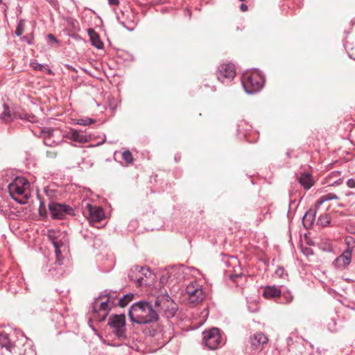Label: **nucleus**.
<instances>
[{
    "label": "nucleus",
    "mask_w": 355,
    "mask_h": 355,
    "mask_svg": "<svg viewBox=\"0 0 355 355\" xmlns=\"http://www.w3.org/2000/svg\"><path fill=\"white\" fill-rule=\"evenodd\" d=\"M108 324L112 329V332L119 338H126L125 315H114L110 317Z\"/></svg>",
    "instance_id": "8"
},
{
    "label": "nucleus",
    "mask_w": 355,
    "mask_h": 355,
    "mask_svg": "<svg viewBox=\"0 0 355 355\" xmlns=\"http://www.w3.org/2000/svg\"><path fill=\"white\" fill-rule=\"evenodd\" d=\"M94 311L98 313L99 321H103L105 319L107 315L109 308L108 304L106 302H101L99 305L96 304L94 306Z\"/></svg>",
    "instance_id": "15"
},
{
    "label": "nucleus",
    "mask_w": 355,
    "mask_h": 355,
    "mask_svg": "<svg viewBox=\"0 0 355 355\" xmlns=\"http://www.w3.org/2000/svg\"><path fill=\"white\" fill-rule=\"evenodd\" d=\"M44 70H45L46 71V73H48L49 74H51L52 73V71L49 69H47V68H45L44 69Z\"/></svg>",
    "instance_id": "38"
},
{
    "label": "nucleus",
    "mask_w": 355,
    "mask_h": 355,
    "mask_svg": "<svg viewBox=\"0 0 355 355\" xmlns=\"http://www.w3.org/2000/svg\"><path fill=\"white\" fill-rule=\"evenodd\" d=\"M49 207L52 218L55 219H62L67 214H72L73 211L70 207L56 202L51 203Z\"/></svg>",
    "instance_id": "11"
},
{
    "label": "nucleus",
    "mask_w": 355,
    "mask_h": 355,
    "mask_svg": "<svg viewBox=\"0 0 355 355\" xmlns=\"http://www.w3.org/2000/svg\"><path fill=\"white\" fill-rule=\"evenodd\" d=\"M347 184L350 188L355 187V181L353 179L348 180Z\"/></svg>",
    "instance_id": "33"
},
{
    "label": "nucleus",
    "mask_w": 355,
    "mask_h": 355,
    "mask_svg": "<svg viewBox=\"0 0 355 355\" xmlns=\"http://www.w3.org/2000/svg\"><path fill=\"white\" fill-rule=\"evenodd\" d=\"M154 275L148 268L135 266L131 269L130 277L132 281H135L138 286L150 285V280Z\"/></svg>",
    "instance_id": "6"
},
{
    "label": "nucleus",
    "mask_w": 355,
    "mask_h": 355,
    "mask_svg": "<svg viewBox=\"0 0 355 355\" xmlns=\"http://www.w3.org/2000/svg\"><path fill=\"white\" fill-rule=\"evenodd\" d=\"M57 152L53 150L46 151V157L51 159H55L57 157Z\"/></svg>",
    "instance_id": "32"
},
{
    "label": "nucleus",
    "mask_w": 355,
    "mask_h": 355,
    "mask_svg": "<svg viewBox=\"0 0 355 355\" xmlns=\"http://www.w3.org/2000/svg\"><path fill=\"white\" fill-rule=\"evenodd\" d=\"M12 117V114L10 113V111L8 107V105H3V111L2 114H1V119L5 123H8L11 121Z\"/></svg>",
    "instance_id": "22"
},
{
    "label": "nucleus",
    "mask_w": 355,
    "mask_h": 355,
    "mask_svg": "<svg viewBox=\"0 0 355 355\" xmlns=\"http://www.w3.org/2000/svg\"><path fill=\"white\" fill-rule=\"evenodd\" d=\"M68 137L76 142L85 144L89 141V139L86 135L80 134L78 130H71L69 134Z\"/></svg>",
    "instance_id": "19"
},
{
    "label": "nucleus",
    "mask_w": 355,
    "mask_h": 355,
    "mask_svg": "<svg viewBox=\"0 0 355 355\" xmlns=\"http://www.w3.org/2000/svg\"><path fill=\"white\" fill-rule=\"evenodd\" d=\"M186 294L190 304H196L202 302L205 293L201 286L196 282H193L187 285L186 288Z\"/></svg>",
    "instance_id": "9"
},
{
    "label": "nucleus",
    "mask_w": 355,
    "mask_h": 355,
    "mask_svg": "<svg viewBox=\"0 0 355 355\" xmlns=\"http://www.w3.org/2000/svg\"><path fill=\"white\" fill-rule=\"evenodd\" d=\"M250 344L255 349H262L268 343V338L262 332H256L250 337Z\"/></svg>",
    "instance_id": "13"
},
{
    "label": "nucleus",
    "mask_w": 355,
    "mask_h": 355,
    "mask_svg": "<svg viewBox=\"0 0 355 355\" xmlns=\"http://www.w3.org/2000/svg\"><path fill=\"white\" fill-rule=\"evenodd\" d=\"M352 250H346L339 259H343L345 265H348L351 261Z\"/></svg>",
    "instance_id": "24"
},
{
    "label": "nucleus",
    "mask_w": 355,
    "mask_h": 355,
    "mask_svg": "<svg viewBox=\"0 0 355 355\" xmlns=\"http://www.w3.org/2000/svg\"><path fill=\"white\" fill-rule=\"evenodd\" d=\"M155 309L158 315L162 314L166 318H170L175 315L178 307L168 295H163L157 297Z\"/></svg>",
    "instance_id": "4"
},
{
    "label": "nucleus",
    "mask_w": 355,
    "mask_h": 355,
    "mask_svg": "<svg viewBox=\"0 0 355 355\" xmlns=\"http://www.w3.org/2000/svg\"><path fill=\"white\" fill-rule=\"evenodd\" d=\"M128 315L132 322L139 324L155 322L158 319V313L146 302H139L132 304Z\"/></svg>",
    "instance_id": "1"
},
{
    "label": "nucleus",
    "mask_w": 355,
    "mask_h": 355,
    "mask_svg": "<svg viewBox=\"0 0 355 355\" xmlns=\"http://www.w3.org/2000/svg\"><path fill=\"white\" fill-rule=\"evenodd\" d=\"M48 37H49V38L51 41L56 42V39H55V37H54V35H52V34H49Z\"/></svg>",
    "instance_id": "36"
},
{
    "label": "nucleus",
    "mask_w": 355,
    "mask_h": 355,
    "mask_svg": "<svg viewBox=\"0 0 355 355\" xmlns=\"http://www.w3.org/2000/svg\"><path fill=\"white\" fill-rule=\"evenodd\" d=\"M345 243L347 245V250H352L354 248V243H355L354 238H352L351 236L347 237L345 239Z\"/></svg>",
    "instance_id": "30"
},
{
    "label": "nucleus",
    "mask_w": 355,
    "mask_h": 355,
    "mask_svg": "<svg viewBox=\"0 0 355 355\" xmlns=\"http://www.w3.org/2000/svg\"><path fill=\"white\" fill-rule=\"evenodd\" d=\"M236 75L234 64H222L218 68V79L224 83L225 80H232Z\"/></svg>",
    "instance_id": "12"
},
{
    "label": "nucleus",
    "mask_w": 355,
    "mask_h": 355,
    "mask_svg": "<svg viewBox=\"0 0 355 355\" xmlns=\"http://www.w3.org/2000/svg\"><path fill=\"white\" fill-rule=\"evenodd\" d=\"M299 182L305 189H309L314 184L313 177L309 173H302L299 178Z\"/></svg>",
    "instance_id": "17"
},
{
    "label": "nucleus",
    "mask_w": 355,
    "mask_h": 355,
    "mask_svg": "<svg viewBox=\"0 0 355 355\" xmlns=\"http://www.w3.org/2000/svg\"><path fill=\"white\" fill-rule=\"evenodd\" d=\"M49 238L52 240L55 248V253L56 257V263L59 265L62 264L63 257L62 255L61 248L63 246V243L61 241H58L55 238H53L51 235Z\"/></svg>",
    "instance_id": "16"
},
{
    "label": "nucleus",
    "mask_w": 355,
    "mask_h": 355,
    "mask_svg": "<svg viewBox=\"0 0 355 355\" xmlns=\"http://www.w3.org/2000/svg\"><path fill=\"white\" fill-rule=\"evenodd\" d=\"M203 342L210 349H216L221 342L220 331L217 328H212L203 332Z\"/></svg>",
    "instance_id": "10"
},
{
    "label": "nucleus",
    "mask_w": 355,
    "mask_h": 355,
    "mask_svg": "<svg viewBox=\"0 0 355 355\" xmlns=\"http://www.w3.org/2000/svg\"><path fill=\"white\" fill-rule=\"evenodd\" d=\"M263 295L266 299L279 297L281 295V291L275 286H266Z\"/></svg>",
    "instance_id": "18"
},
{
    "label": "nucleus",
    "mask_w": 355,
    "mask_h": 355,
    "mask_svg": "<svg viewBox=\"0 0 355 355\" xmlns=\"http://www.w3.org/2000/svg\"><path fill=\"white\" fill-rule=\"evenodd\" d=\"M263 78L258 71L245 73L243 76L242 84L248 94H253L261 89L263 85Z\"/></svg>",
    "instance_id": "3"
},
{
    "label": "nucleus",
    "mask_w": 355,
    "mask_h": 355,
    "mask_svg": "<svg viewBox=\"0 0 355 355\" xmlns=\"http://www.w3.org/2000/svg\"><path fill=\"white\" fill-rule=\"evenodd\" d=\"M87 32L90 37V40L92 43V45L96 46L97 49H102L103 46V43L100 40L98 35L92 28H89Z\"/></svg>",
    "instance_id": "20"
},
{
    "label": "nucleus",
    "mask_w": 355,
    "mask_h": 355,
    "mask_svg": "<svg viewBox=\"0 0 355 355\" xmlns=\"http://www.w3.org/2000/svg\"><path fill=\"white\" fill-rule=\"evenodd\" d=\"M86 207L89 211L88 219L90 223L99 222L104 218V211L101 207L92 206L89 203L87 204Z\"/></svg>",
    "instance_id": "14"
},
{
    "label": "nucleus",
    "mask_w": 355,
    "mask_h": 355,
    "mask_svg": "<svg viewBox=\"0 0 355 355\" xmlns=\"http://www.w3.org/2000/svg\"><path fill=\"white\" fill-rule=\"evenodd\" d=\"M8 350L12 355H33L34 354L31 341L22 334L17 337Z\"/></svg>",
    "instance_id": "5"
},
{
    "label": "nucleus",
    "mask_w": 355,
    "mask_h": 355,
    "mask_svg": "<svg viewBox=\"0 0 355 355\" xmlns=\"http://www.w3.org/2000/svg\"><path fill=\"white\" fill-rule=\"evenodd\" d=\"M24 31V21L20 20V21L18 24V26L15 30V34L18 36H20L22 35Z\"/></svg>",
    "instance_id": "28"
},
{
    "label": "nucleus",
    "mask_w": 355,
    "mask_h": 355,
    "mask_svg": "<svg viewBox=\"0 0 355 355\" xmlns=\"http://www.w3.org/2000/svg\"><path fill=\"white\" fill-rule=\"evenodd\" d=\"M319 222L320 223L321 225L327 226L330 223V218L327 215L321 216L319 218Z\"/></svg>",
    "instance_id": "29"
},
{
    "label": "nucleus",
    "mask_w": 355,
    "mask_h": 355,
    "mask_svg": "<svg viewBox=\"0 0 355 355\" xmlns=\"http://www.w3.org/2000/svg\"><path fill=\"white\" fill-rule=\"evenodd\" d=\"M94 122L95 121L94 119L87 118L78 119L76 123L81 125H89L94 123Z\"/></svg>",
    "instance_id": "26"
},
{
    "label": "nucleus",
    "mask_w": 355,
    "mask_h": 355,
    "mask_svg": "<svg viewBox=\"0 0 355 355\" xmlns=\"http://www.w3.org/2000/svg\"><path fill=\"white\" fill-rule=\"evenodd\" d=\"M337 196L335 194L333 193H329L326 196H322L315 203V209H309L306 213L304 214L303 218H302V223L303 225L306 229H309L313 225L315 219V215L317 210L319 209L320 206L325 201L332 200V199H336Z\"/></svg>",
    "instance_id": "7"
},
{
    "label": "nucleus",
    "mask_w": 355,
    "mask_h": 355,
    "mask_svg": "<svg viewBox=\"0 0 355 355\" xmlns=\"http://www.w3.org/2000/svg\"><path fill=\"white\" fill-rule=\"evenodd\" d=\"M30 184L22 177H17L8 186L11 197L20 204H25L29 198Z\"/></svg>",
    "instance_id": "2"
},
{
    "label": "nucleus",
    "mask_w": 355,
    "mask_h": 355,
    "mask_svg": "<svg viewBox=\"0 0 355 355\" xmlns=\"http://www.w3.org/2000/svg\"><path fill=\"white\" fill-rule=\"evenodd\" d=\"M11 344L9 340L8 334L4 331H0V345L1 347H5L8 350Z\"/></svg>",
    "instance_id": "21"
},
{
    "label": "nucleus",
    "mask_w": 355,
    "mask_h": 355,
    "mask_svg": "<svg viewBox=\"0 0 355 355\" xmlns=\"http://www.w3.org/2000/svg\"><path fill=\"white\" fill-rule=\"evenodd\" d=\"M54 130L53 128H44L42 130V133L44 137V142L47 145L46 139L47 138H50Z\"/></svg>",
    "instance_id": "27"
},
{
    "label": "nucleus",
    "mask_w": 355,
    "mask_h": 355,
    "mask_svg": "<svg viewBox=\"0 0 355 355\" xmlns=\"http://www.w3.org/2000/svg\"><path fill=\"white\" fill-rule=\"evenodd\" d=\"M134 295L132 293L127 294L120 299L119 305L121 307L125 306L130 301L132 300Z\"/></svg>",
    "instance_id": "23"
},
{
    "label": "nucleus",
    "mask_w": 355,
    "mask_h": 355,
    "mask_svg": "<svg viewBox=\"0 0 355 355\" xmlns=\"http://www.w3.org/2000/svg\"><path fill=\"white\" fill-rule=\"evenodd\" d=\"M276 273L278 274L279 275H282L283 274V269L279 268L277 270Z\"/></svg>",
    "instance_id": "37"
},
{
    "label": "nucleus",
    "mask_w": 355,
    "mask_h": 355,
    "mask_svg": "<svg viewBox=\"0 0 355 355\" xmlns=\"http://www.w3.org/2000/svg\"><path fill=\"white\" fill-rule=\"evenodd\" d=\"M109 3L113 6H118L119 4V0H108Z\"/></svg>",
    "instance_id": "34"
},
{
    "label": "nucleus",
    "mask_w": 355,
    "mask_h": 355,
    "mask_svg": "<svg viewBox=\"0 0 355 355\" xmlns=\"http://www.w3.org/2000/svg\"><path fill=\"white\" fill-rule=\"evenodd\" d=\"M1 3V0H0V4Z\"/></svg>",
    "instance_id": "39"
},
{
    "label": "nucleus",
    "mask_w": 355,
    "mask_h": 355,
    "mask_svg": "<svg viewBox=\"0 0 355 355\" xmlns=\"http://www.w3.org/2000/svg\"><path fill=\"white\" fill-rule=\"evenodd\" d=\"M240 9L241 10V11L243 12H246L248 10V8L247 6V5L244 4V3H242L240 6Z\"/></svg>",
    "instance_id": "35"
},
{
    "label": "nucleus",
    "mask_w": 355,
    "mask_h": 355,
    "mask_svg": "<svg viewBox=\"0 0 355 355\" xmlns=\"http://www.w3.org/2000/svg\"><path fill=\"white\" fill-rule=\"evenodd\" d=\"M122 157L127 164H130L133 161V156L129 150L124 151L122 154Z\"/></svg>",
    "instance_id": "25"
},
{
    "label": "nucleus",
    "mask_w": 355,
    "mask_h": 355,
    "mask_svg": "<svg viewBox=\"0 0 355 355\" xmlns=\"http://www.w3.org/2000/svg\"><path fill=\"white\" fill-rule=\"evenodd\" d=\"M31 66L35 70V71H43L44 69V67L41 64H39L37 62H32L31 64Z\"/></svg>",
    "instance_id": "31"
}]
</instances>
